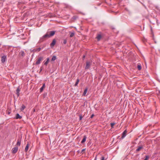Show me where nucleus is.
<instances>
[{"label": "nucleus", "mask_w": 160, "mask_h": 160, "mask_svg": "<svg viewBox=\"0 0 160 160\" xmlns=\"http://www.w3.org/2000/svg\"><path fill=\"white\" fill-rule=\"evenodd\" d=\"M48 35H47L46 34H45L44 35H43L42 37L40 38V40H39V42H42L44 41L47 39L48 38Z\"/></svg>", "instance_id": "f03ea898"}, {"label": "nucleus", "mask_w": 160, "mask_h": 160, "mask_svg": "<svg viewBox=\"0 0 160 160\" xmlns=\"http://www.w3.org/2000/svg\"><path fill=\"white\" fill-rule=\"evenodd\" d=\"M47 61L44 63V64L45 65H47L49 62V58H47Z\"/></svg>", "instance_id": "f3484780"}, {"label": "nucleus", "mask_w": 160, "mask_h": 160, "mask_svg": "<svg viewBox=\"0 0 160 160\" xmlns=\"http://www.w3.org/2000/svg\"><path fill=\"white\" fill-rule=\"evenodd\" d=\"M45 87V83H44L43 84V85H42V87L40 89V91L41 92H42L43 91V89Z\"/></svg>", "instance_id": "2eb2a0df"}, {"label": "nucleus", "mask_w": 160, "mask_h": 160, "mask_svg": "<svg viewBox=\"0 0 160 160\" xmlns=\"http://www.w3.org/2000/svg\"><path fill=\"white\" fill-rule=\"evenodd\" d=\"M8 114H10V112H9V111H8Z\"/></svg>", "instance_id": "4c0bfd02"}, {"label": "nucleus", "mask_w": 160, "mask_h": 160, "mask_svg": "<svg viewBox=\"0 0 160 160\" xmlns=\"http://www.w3.org/2000/svg\"><path fill=\"white\" fill-rule=\"evenodd\" d=\"M137 68L139 70H141L142 68L140 64H138L137 66Z\"/></svg>", "instance_id": "412c9836"}, {"label": "nucleus", "mask_w": 160, "mask_h": 160, "mask_svg": "<svg viewBox=\"0 0 160 160\" xmlns=\"http://www.w3.org/2000/svg\"><path fill=\"white\" fill-rule=\"evenodd\" d=\"M77 18H78V17L76 16H74L72 18L73 19H76Z\"/></svg>", "instance_id": "c85d7f7f"}, {"label": "nucleus", "mask_w": 160, "mask_h": 160, "mask_svg": "<svg viewBox=\"0 0 160 160\" xmlns=\"http://www.w3.org/2000/svg\"><path fill=\"white\" fill-rule=\"evenodd\" d=\"M94 116V114H92V115L91 116L90 118H92Z\"/></svg>", "instance_id": "473e14b6"}, {"label": "nucleus", "mask_w": 160, "mask_h": 160, "mask_svg": "<svg viewBox=\"0 0 160 160\" xmlns=\"http://www.w3.org/2000/svg\"><path fill=\"white\" fill-rule=\"evenodd\" d=\"M21 143L19 140H18L17 143V145L18 146H20V145Z\"/></svg>", "instance_id": "393cba45"}, {"label": "nucleus", "mask_w": 160, "mask_h": 160, "mask_svg": "<svg viewBox=\"0 0 160 160\" xmlns=\"http://www.w3.org/2000/svg\"><path fill=\"white\" fill-rule=\"evenodd\" d=\"M74 32H71L70 37H72L74 35Z\"/></svg>", "instance_id": "b1692460"}, {"label": "nucleus", "mask_w": 160, "mask_h": 160, "mask_svg": "<svg viewBox=\"0 0 160 160\" xmlns=\"http://www.w3.org/2000/svg\"><path fill=\"white\" fill-rule=\"evenodd\" d=\"M149 158V156L148 155L146 156L145 158L144 159V160H148V159Z\"/></svg>", "instance_id": "a878e982"}, {"label": "nucleus", "mask_w": 160, "mask_h": 160, "mask_svg": "<svg viewBox=\"0 0 160 160\" xmlns=\"http://www.w3.org/2000/svg\"><path fill=\"white\" fill-rule=\"evenodd\" d=\"M49 17H50L51 18L52 17L54 16V15L52 14H50L49 15Z\"/></svg>", "instance_id": "7c9ffc66"}, {"label": "nucleus", "mask_w": 160, "mask_h": 160, "mask_svg": "<svg viewBox=\"0 0 160 160\" xmlns=\"http://www.w3.org/2000/svg\"><path fill=\"white\" fill-rule=\"evenodd\" d=\"M82 118H83V117H82V116L81 115H79V119H80V120H82Z\"/></svg>", "instance_id": "c756f323"}, {"label": "nucleus", "mask_w": 160, "mask_h": 160, "mask_svg": "<svg viewBox=\"0 0 160 160\" xmlns=\"http://www.w3.org/2000/svg\"><path fill=\"white\" fill-rule=\"evenodd\" d=\"M67 42V41L66 40V39H64V40H63V43L64 44H65Z\"/></svg>", "instance_id": "cd10ccee"}, {"label": "nucleus", "mask_w": 160, "mask_h": 160, "mask_svg": "<svg viewBox=\"0 0 160 160\" xmlns=\"http://www.w3.org/2000/svg\"><path fill=\"white\" fill-rule=\"evenodd\" d=\"M85 55H83V57H82L83 59V60L84 59H85Z\"/></svg>", "instance_id": "72a5a7b5"}, {"label": "nucleus", "mask_w": 160, "mask_h": 160, "mask_svg": "<svg viewBox=\"0 0 160 160\" xmlns=\"http://www.w3.org/2000/svg\"><path fill=\"white\" fill-rule=\"evenodd\" d=\"M20 90L19 89V88H18L16 89V93L17 94L18 96H19V92H20Z\"/></svg>", "instance_id": "9b49d317"}, {"label": "nucleus", "mask_w": 160, "mask_h": 160, "mask_svg": "<svg viewBox=\"0 0 160 160\" xmlns=\"http://www.w3.org/2000/svg\"><path fill=\"white\" fill-rule=\"evenodd\" d=\"M127 133V131L126 130H125L122 133V136L121 137V138L123 139L126 135V133Z\"/></svg>", "instance_id": "0eeeda50"}, {"label": "nucleus", "mask_w": 160, "mask_h": 160, "mask_svg": "<svg viewBox=\"0 0 160 160\" xmlns=\"http://www.w3.org/2000/svg\"><path fill=\"white\" fill-rule=\"evenodd\" d=\"M20 56H22V57H24L25 56V53L23 51H21L19 52V53Z\"/></svg>", "instance_id": "f8f14e48"}, {"label": "nucleus", "mask_w": 160, "mask_h": 160, "mask_svg": "<svg viewBox=\"0 0 160 160\" xmlns=\"http://www.w3.org/2000/svg\"><path fill=\"white\" fill-rule=\"evenodd\" d=\"M6 59V56H4L2 57L1 61L2 63H4Z\"/></svg>", "instance_id": "6e6552de"}, {"label": "nucleus", "mask_w": 160, "mask_h": 160, "mask_svg": "<svg viewBox=\"0 0 160 160\" xmlns=\"http://www.w3.org/2000/svg\"><path fill=\"white\" fill-rule=\"evenodd\" d=\"M56 43V40L55 39H53L52 43L50 44V46L51 47H53L55 44Z\"/></svg>", "instance_id": "423d86ee"}, {"label": "nucleus", "mask_w": 160, "mask_h": 160, "mask_svg": "<svg viewBox=\"0 0 160 160\" xmlns=\"http://www.w3.org/2000/svg\"><path fill=\"white\" fill-rule=\"evenodd\" d=\"M56 59V57L55 56H54L52 57V61H54Z\"/></svg>", "instance_id": "5701e85b"}, {"label": "nucleus", "mask_w": 160, "mask_h": 160, "mask_svg": "<svg viewBox=\"0 0 160 160\" xmlns=\"http://www.w3.org/2000/svg\"><path fill=\"white\" fill-rule=\"evenodd\" d=\"M44 129V128H42L41 129V130H43Z\"/></svg>", "instance_id": "e433bc0d"}, {"label": "nucleus", "mask_w": 160, "mask_h": 160, "mask_svg": "<svg viewBox=\"0 0 160 160\" xmlns=\"http://www.w3.org/2000/svg\"><path fill=\"white\" fill-rule=\"evenodd\" d=\"M26 107L24 105H22L21 107V111H23L24 109Z\"/></svg>", "instance_id": "aec40b11"}, {"label": "nucleus", "mask_w": 160, "mask_h": 160, "mask_svg": "<svg viewBox=\"0 0 160 160\" xmlns=\"http://www.w3.org/2000/svg\"><path fill=\"white\" fill-rule=\"evenodd\" d=\"M112 128H113V126L115 124V123H110Z\"/></svg>", "instance_id": "bb28decb"}, {"label": "nucleus", "mask_w": 160, "mask_h": 160, "mask_svg": "<svg viewBox=\"0 0 160 160\" xmlns=\"http://www.w3.org/2000/svg\"><path fill=\"white\" fill-rule=\"evenodd\" d=\"M92 63V62L90 61H87L86 62V65L85 67V69H88L90 66L91 65Z\"/></svg>", "instance_id": "7ed1b4c3"}, {"label": "nucleus", "mask_w": 160, "mask_h": 160, "mask_svg": "<svg viewBox=\"0 0 160 160\" xmlns=\"http://www.w3.org/2000/svg\"><path fill=\"white\" fill-rule=\"evenodd\" d=\"M28 147H29V145H28V143L27 144V145L26 146V147L25 148V151L26 152H27V151L28 150Z\"/></svg>", "instance_id": "6ab92c4d"}, {"label": "nucleus", "mask_w": 160, "mask_h": 160, "mask_svg": "<svg viewBox=\"0 0 160 160\" xmlns=\"http://www.w3.org/2000/svg\"><path fill=\"white\" fill-rule=\"evenodd\" d=\"M97 156H96V157H95V159H94V160H97Z\"/></svg>", "instance_id": "c9c22d12"}, {"label": "nucleus", "mask_w": 160, "mask_h": 160, "mask_svg": "<svg viewBox=\"0 0 160 160\" xmlns=\"http://www.w3.org/2000/svg\"><path fill=\"white\" fill-rule=\"evenodd\" d=\"M86 138H87V137L86 136H84L83 137V138L82 140L81 141V143H83L84 142H85V141H86Z\"/></svg>", "instance_id": "ddd939ff"}, {"label": "nucleus", "mask_w": 160, "mask_h": 160, "mask_svg": "<svg viewBox=\"0 0 160 160\" xmlns=\"http://www.w3.org/2000/svg\"><path fill=\"white\" fill-rule=\"evenodd\" d=\"M88 90V88H86L84 90L83 95L84 96H85Z\"/></svg>", "instance_id": "a211bd4d"}, {"label": "nucleus", "mask_w": 160, "mask_h": 160, "mask_svg": "<svg viewBox=\"0 0 160 160\" xmlns=\"http://www.w3.org/2000/svg\"><path fill=\"white\" fill-rule=\"evenodd\" d=\"M143 147L142 146H139L137 149L136 150V151L138 152L140 151L143 148Z\"/></svg>", "instance_id": "9d476101"}, {"label": "nucleus", "mask_w": 160, "mask_h": 160, "mask_svg": "<svg viewBox=\"0 0 160 160\" xmlns=\"http://www.w3.org/2000/svg\"><path fill=\"white\" fill-rule=\"evenodd\" d=\"M79 80L78 79H77V81H76V83L74 85L75 86H76L78 85V82H79Z\"/></svg>", "instance_id": "4be33fe9"}, {"label": "nucleus", "mask_w": 160, "mask_h": 160, "mask_svg": "<svg viewBox=\"0 0 160 160\" xmlns=\"http://www.w3.org/2000/svg\"><path fill=\"white\" fill-rule=\"evenodd\" d=\"M55 31H48L46 33L47 35H48V38L50 37L53 36L55 34Z\"/></svg>", "instance_id": "f257e3e1"}, {"label": "nucleus", "mask_w": 160, "mask_h": 160, "mask_svg": "<svg viewBox=\"0 0 160 160\" xmlns=\"http://www.w3.org/2000/svg\"><path fill=\"white\" fill-rule=\"evenodd\" d=\"M22 118V117L19 115L18 113H17L16 115V118L18 119H21Z\"/></svg>", "instance_id": "dca6fc26"}, {"label": "nucleus", "mask_w": 160, "mask_h": 160, "mask_svg": "<svg viewBox=\"0 0 160 160\" xmlns=\"http://www.w3.org/2000/svg\"><path fill=\"white\" fill-rule=\"evenodd\" d=\"M85 150V149H82V151H81V152H83Z\"/></svg>", "instance_id": "f704fd0d"}, {"label": "nucleus", "mask_w": 160, "mask_h": 160, "mask_svg": "<svg viewBox=\"0 0 160 160\" xmlns=\"http://www.w3.org/2000/svg\"><path fill=\"white\" fill-rule=\"evenodd\" d=\"M18 150V148L17 147H16L14 148H13L12 149V153H16Z\"/></svg>", "instance_id": "39448f33"}, {"label": "nucleus", "mask_w": 160, "mask_h": 160, "mask_svg": "<svg viewBox=\"0 0 160 160\" xmlns=\"http://www.w3.org/2000/svg\"><path fill=\"white\" fill-rule=\"evenodd\" d=\"M43 57H39L38 59L37 60V61H36V65H38L40 64V62L43 60Z\"/></svg>", "instance_id": "20e7f679"}, {"label": "nucleus", "mask_w": 160, "mask_h": 160, "mask_svg": "<svg viewBox=\"0 0 160 160\" xmlns=\"http://www.w3.org/2000/svg\"><path fill=\"white\" fill-rule=\"evenodd\" d=\"M102 38V36L100 34H98L97 37H96V38L98 40V41H99Z\"/></svg>", "instance_id": "4468645a"}, {"label": "nucleus", "mask_w": 160, "mask_h": 160, "mask_svg": "<svg viewBox=\"0 0 160 160\" xmlns=\"http://www.w3.org/2000/svg\"><path fill=\"white\" fill-rule=\"evenodd\" d=\"M41 50V48H35L33 49L32 50V51L34 52H38L40 51Z\"/></svg>", "instance_id": "1a4fd4ad"}, {"label": "nucleus", "mask_w": 160, "mask_h": 160, "mask_svg": "<svg viewBox=\"0 0 160 160\" xmlns=\"http://www.w3.org/2000/svg\"><path fill=\"white\" fill-rule=\"evenodd\" d=\"M101 160H104V157H102Z\"/></svg>", "instance_id": "2f4dec72"}]
</instances>
